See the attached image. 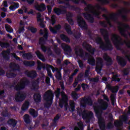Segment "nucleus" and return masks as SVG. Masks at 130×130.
I'll return each mask as SVG.
<instances>
[{
	"label": "nucleus",
	"mask_w": 130,
	"mask_h": 130,
	"mask_svg": "<svg viewBox=\"0 0 130 130\" xmlns=\"http://www.w3.org/2000/svg\"><path fill=\"white\" fill-rule=\"evenodd\" d=\"M2 55L4 60H7V61H9V60H10V54H7L5 52H2Z\"/></svg>",
	"instance_id": "41"
},
{
	"label": "nucleus",
	"mask_w": 130,
	"mask_h": 130,
	"mask_svg": "<svg viewBox=\"0 0 130 130\" xmlns=\"http://www.w3.org/2000/svg\"><path fill=\"white\" fill-rule=\"evenodd\" d=\"M123 74L124 76H127L129 73L128 72V69L126 68L123 70Z\"/></svg>",
	"instance_id": "62"
},
{
	"label": "nucleus",
	"mask_w": 130,
	"mask_h": 130,
	"mask_svg": "<svg viewBox=\"0 0 130 130\" xmlns=\"http://www.w3.org/2000/svg\"><path fill=\"white\" fill-rule=\"evenodd\" d=\"M31 88L32 90H36V88L38 90V84L36 81H32L31 82Z\"/></svg>",
	"instance_id": "47"
},
{
	"label": "nucleus",
	"mask_w": 130,
	"mask_h": 130,
	"mask_svg": "<svg viewBox=\"0 0 130 130\" xmlns=\"http://www.w3.org/2000/svg\"><path fill=\"white\" fill-rule=\"evenodd\" d=\"M88 63L90 64V66H95V58L94 57L89 58L87 60Z\"/></svg>",
	"instance_id": "42"
},
{
	"label": "nucleus",
	"mask_w": 130,
	"mask_h": 130,
	"mask_svg": "<svg viewBox=\"0 0 130 130\" xmlns=\"http://www.w3.org/2000/svg\"><path fill=\"white\" fill-rule=\"evenodd\" d=\"M107 128L108 129H110V128H113V124L111 122H109L107 125Z\"/></svg>",
	"instance_id": "61"
},
{
	"label": "nucleus",
	"mask_w": 130,
	"mask_h": 130,
	"mask_svg": "<svg viewBox=\"0 0 130 130\" xmlns=\"http://www.w3.org/2000/svg\"><path fill=\"white\" fill-rule=\"evenodd\" d=\"M112 38H113V42L117 49V50H119L120 51H121L122 50V48L120 46H123L124 44H125L126 46L127 47V48L130 49V41L127 42L125 40H124L123 41H121V39L120 38V37L116 34H113L112 35Z\"/></svg>",
	"instance_id": "6"
},
{
	"label": "nucleus",
	"mask_w": 130,
	"mask_h": 130,
	"mask_svg": "<svg viewBox=\"0 0 130 130\" xmlns=\"http://www.w3.org/2000/svg\"><path fill=\"white\" fill-rule=\"evenodd\" d=\"M81 87L83 91H86V89H89V85L85 83H82L81 84Z\"/></svg>",
	"instance_id": "53"
},
{
	"label": "nucleus",
	"mask_w": 130,
	"mask_h": 130,
	"mask_svg": "<svg viewBox=\"0 0 130 130\" xmlns=\"http://www.w3.org/2000/svg\"><path fill=\"white\" fill-rule=\"evenodd\" d=\"M95 42L97 44L99 45L100 46L103 43H104L103 41H102V39L101 37H98L95 39Z\"/></svg>",
	"instance_id": "49"
},
{
	"label": "nucleus",
	"mask_w": 130,
	"mask_h": 130,
	"mask_svg": "<svg viewBox=\"0 0 130 130\" xmlns=\"http://www.w3.org/2000/svg\"><path fill=\"white\" fill-rule=\"evenodd\" d=\"M41 14L40 13H37V22H42V19H41Z\"/></svg>",
	"instance_id": "56"
},
{
	"label": "nucleus",
	"mask_w": 130,
	"mask_h": 130,
	"mask_svg": "<svg viewBox=\"0 0 130 130\" xmlns=\"http://www.w3.org/2000/svg\"><path fill=\"white\" fill-rule=\"evenodd\" d=\"M40 35H43V37H41L39 40V44L41 45V49L43 52H46L48 49V47L45 46V43L46 42L47 39H48V30L47 28H45L44 32L43 30H40Z\"/></svg>",
	"instance_id": "7"
},
{
	"label": "nucleus",
	"mask_w": 130,
	"mask_h": 130,
	"mask_svg": "<svg viewBox=\"0 0 130 130\" xmlns=\"http://www.w3.org/2000/svg\"><path fill=\"white\" fill-rule=\"evenodd\" d=\"M24 74L28 78H30V79H35L37 77V72L36 71H29L26 70L25 71Z\"/></svg>",
	"instance_id": "17"
},
{
	"label": "nucleus",
	"mask_w": 130,
	"mask_h": 130,
	"mask_svg": "<svg viewBox=\"0 0 130 130\" xmlns=\"http://www.w3.org/2000/svg\"><path fill=\"white\" fill-rule=\"evenodd\" d=\"M116 60L118 64L122 68H124L126 66V63H127L126 60L123 57L120 56H117Z\"/></svg>",
	"instance_id": "15"
},
{
	"label": "nucleus",
	"mask_w": 130,
	"mask_h": 130,
	"mask_svg": "<svg viewBox=\"0 0 130 130\" xmlns=\"http://www.w3.org/2000/svg\"><path fill=\"white\" fill-rule=\"evenodd\" d=\"M103 18H105V20L107 21L108 24H110V21L109 20V18H108V16L106 14L102 15Z\"/></svg>",
	"instance_id": "59"
},
{
	"label": "nucleus",
	"mask_w": 130,
	"mask_h": 130,
	"mask_svg": "<svg viewBox=\"0 0 130 130\" xmlns=\"http://www.w3.org/2000/svg\"><path fill=\"white\" fill-rule=\"evenodd\" d=\"M7 123L9 124V125H11L13 127H15L17 125V123H18V121L15 119H10L8 121Z\"/></svg>",
	"instance_id": "28"
},
{
	"label": "nucleus",
	"mask_w": 130,
	"mask_h": 130,
	"mask_svg": "<svg viewBox=\"0 0 130 130\" xmlns=\"http://www.w3.org/2000/svg\"><path fill=\"white\" fill-rule=\"evenodd\" d=\"M54 12L57 16H60V15H64V14H67V10L60 8H55L54 9Z\"/></svg>",
	"instance_id": "21"
},
{
	"label": "nucleus",
	"mask_w": 130,
	"mask_h": 130,
	"mask_svg": "<svg viewBox=\"0 0 130 130\" xmlns=\"http://www.w3.org/2000/svg\"><path fill=\"white\" fill-rule=\"evenodd\" d=\"M82 78H84V74L80 73H79V74L78 75V76L77 77V80L78 81H82Z\"/></svg>",
	"instance_id": "58"
},
{
	"label": "nucleus",
	"mask_w": 130,
	"mask_h": 130,
	"mask_svg": "<svg viewBox=\"0 0 130 130\" xmlns=\"http://www.w3.org/2000/svg\"><path fill=\"white\" fill-rule=\"evenodd\" d=\"M61 117V115L59 113L57 114L56 116L54 117L53 119V124L54 125H56V123H57V121Z\"/></svg>",
	"instance_id": "36"
},
{
	"label": "nucleus",
	"mask_w": 130,
	"mask_h": 130,
	"mask_svg": "<svg viewBox=\"0 0 130 130\" xmlns=\"http://www.w3.org/2000/svg\"><path fill=\"white\" fill-rule=\"evenodd\" d=\"M29 114L32 117L36 118L38 116V112L36 111L34 109H30L29 110Z\"/></svg>",
	"instance_id": "34"
},
{
	"label": "nucleus",
	"mask_w": 130,
	"mask_h": 130,
	"mask_svg": "<svg viewBox=\"0 0 130 130\" xmlns=\"http://www.w3.org/2000/svg\"><path fill=\"white\" fill-rule=\"evenodd\" d=\"M13 6H11L10 7H9V9L10 10H11V11H15L16 9H18V8H19V7L20 6L19 3H16L15 2H13Z\"/></svg>",
	"instance_id": "38"
},
{
	"label": "nucleus",
	"mask_w": 130,
	"mask_h": 130,
	"mask_svg": "<svg viewBox=\"0 0 130 130\" xmlns=\"http://www.w3.org/2000/svg\"><path fill=\"white\" fill-rule=\"evenodd\" d=\"M61 47L66 52H72V48L71 46L64 43H62L61 44Z\"/></svg>",
	"instance_id": "24"
},
{
	"label": "nucleus",
	"mask_w": 130,
	"mask_h": 130,
	"mask_svg": "<svg viewBox=\"0 0 130 130\" xmlns=\"http://www.w3.org/2000/svg\"><path fill=\"white\" fill-rule=\"evenodd\" d=\"M5 90H0V99H4L5 98Z\"/></svg>",
	"instance_id": "64"
},
{
	"label": "nucleus",
	"mask_w": 130,
	"mask_h": 130,
	"mask_svg": "<svg viewBox=\"0 0 130 130\" xmlns=\"http://www.w3.org/2000/svg\"><path fill=\"white\" fill-rule=\"evenodd\" d=\"M98 103H94L93 106V110L98 119L99 126L100 129L105 130L106 129V125H105V121H104L103 117L101 116V113H102V111H104L107 109L108 103L104 101L103 99L98 100Z\"/></svg>",
	"instance_id": "1"
},
{
	"label": "nucleus",
	"mask_w": 130,
	"mask_h": 130,
	"mask_svg": "<svg viewBox=\"0 0 130 130\" xmlns=\"http://www.w3.org/2000/svg\"><path fill=\"white\" fill-rule=\"evenodd\" d=\"M118 77H119V76L118 75V74L113 75V77L112 78V81L113 82H120V79L118 78Z\"/></svg>",
	"instance_id": "44"
},
{
	"label": "nucleus",
	"mask_w": 130,
	"mask_h": 130,
	"mask_svg": "<svg viewBox=\"0 0 130 130\" xmlns=\"http://www.w3.org/2000/svg\"><path fill=\"white\" fill-rule=\"evenodd\" d=\"M37 10H38L39 12H44V11L46 10L45 5L43 3L41 4L37 7Z\"/></svg>",
	"instance_id": "35"
},
{
	"label": "nucleus",
	"mask_w": 130,
	"mask_h": 130,
	"mask_svg": "<svg viewBox=\"0 0 130 130\" xmlns=\"http://www.w3.org/2000/svg\"><path fill=\"white\" fill-rule=\"evenodd\" d=\"M30 84V81L28 79L23 80L16 85L15 87V90L17 91V93L16 94L15 96V100L16 102H22L26 99L27 94L24 91H20L22 90H24L26 88V86H28Z\"/></svg>",
	"instance_id": "3"
},
{
	"label": "nucleus",
	"mask_w": 130,
	"mask_h": 130,
	"mask_svg": "<svg viewBox=\"0 0 130 130\" xmlns=\"http://www.w3.org/2000/svg\"><path fill=\"white\" fill-rule=\"evenodd\" d=\"M24 120L25 123L28 124L31 123V120H30V116L28 114H25L24 117Z\"/></svg>",
	"instance_id": "43"
},
{
	"label": "nucleus",
	"mask_w": 130,
	"mask_h": 130,
	"mask_svg": "<svg viewBox=\"0 0 130 130\" xmlns=\"http://www.w3.org/2000/svg\"><path fill=\"white\" fill-rule=\"evenodd\" d=\"M77 62L80 69H84V62L83 61H82L81 60H78L77 61Z\"/></svg>",
	"instance_id": "55"
},
{
	"label": "nucleus",
	"mask_w": 130,
	"mask_h": 130,
	"mask_svg": "<svg viewBox=\"0 0 130 130\" xmlns=\"http://www.w3.org/2000/svg\"><path fill=\"white\" fill-rule=\"evenodd\" d=\"M82 15L86 20H87L89 23L93 24L94 23V17L91 14L87 12L83 13Z\"/></svg>",
	"instance_id": "18"
},
{
	"label": "nucleus",
	"mask_w": 130,
	"mask_h": 130,
	"mask_svg": "<svg viewBox=\"0 0 130 130\" xmlns=\"http://www.w3.org/2000/svg\"><path fill=\"white\" fill-rule=\"evenodd\" d=\"M6 76L9 79H13L14 78H16L17 77V73H14L12 72L7 73Z\"/></svg>",
	"instance_id": "37"
},
{
	"label": "nucleus",
	"mask_w": 130,
	"mask_h": 130,
	"mask_svg": "<svg viewBox=\"0 0 130 130\" xmlns=\"http://www.w3.org/2000/svg\"><path fill=\"white\" fill-rule=\"evenodd\" d=\"M5 29L9 33H12L13 31V28L8 24H5Z\"/></svg>",
	"instance_id": "45"
},
{
	"label": "nucleus",
	"mask_w": 130,
	"mask_h": 130,
	"mask_svg": "<svg viewBox=\"0 0 130 130\" xmlns=\"http://www.w3.org/2000/svg\"><path fill=\"white\" fill-rule=\"evenodd\" d=\"M82 102L83 104H81V105L83 107H86V105H89V106L93 105V101L90 96H87V98H84L82 99Z\"/></svg>",
	"instance_id": "14"
},
{
	"label": "nucleus",
	"mask_w": 130,
	"mask_h": 130,
	"mask_svg": "<svg viewBox=\"0 0 130 130\" xmlns=\"http://www.w3.org/2000/svg\"><path fill=\"white\" fill-rule=\"evenodd\" d=\"M55 78L58 81L62 80V77L61 76V73L59 71H57L55 75Z\"/></svg>",
	"instance_id": "48"
},
{
	"label": "nucleus",
	"mask_w": 130,
	"mask_h": 130,
	"mask_svg": "<svg viewBox=\"0 0 130 130\" xmlns=\"http://www.w3.org/2000/svg\"><path fill=\"white\" fill-rule=\"evenodd\" d=\"M73 13L71 12H68V14H66V20L71 26H74V25H75V22L74 21V19H73Z\"/></svg>",
	"instance_id": "19"
},
{
	"label": "nucleus",
	"mask_w": 130,
	"mask_h": 130,
	"mask_svg": "<svg viewBox=\"0 0 130 130\" xmlns=\"http://www.w3.org/2000/svg\"><path fill=\"white\" fill-rule=\"evenodd\" d=\"M75 54L77 55H78L80 57L83 58L85 57V53L84 52V50L83 49L79 48H75Z\"/></svg>",
	"instance_id": "20"
},
{
	"label": "nucleus",
	"mask_w": 130,
	"mask_h": 130,
	"mask_svg": "<svg viewBox=\"0 0 130 130\" xmlns=\"http://www.w3.org/2000/svg\"><path fill=\"white\" fill-rule=\"evenodd\" d=\"M114 124L115 126L118 127V126H120V122L117 120H116L114 122Z\"/></svg>",
	"instance_id": "60"
},
{
	"label": "nucleus",
	"mask_w": 130,
	"mask_h": 130,
	"mask_svg": "<svg viewBox=\"0 0 130 130\" xmlns=\"http://www.w3.org/2000/svg\"><path fill=\"white\" fill-rule=\"evenodd\" d=\"M78 112L79 116H82L84 120H87V121L90 122L92 120V118H94V114L92 112L86 113V110H81Z\"/></svg>",
	"instance_id": "10"
},
{
	"label": "nucleus",
	"mask_w": 130,
	"mask_h": 130,
	"mask_svg": "<svg viewBox=\"0 0 130 130\" xmlns=\"http://www.w3.org/2000/svg\"><path fill=\"white\" fill-rule=\"evenodd\" d=\"M65 2H68L66 4V5L67 6L69 9H71V10H75L76 9V7L74 5H70V2H73L74 4L76 5H79L80 4V2H81V4H84L85 6H87L86 7H85L84 10L85 12H89V13H93V11L95 10V6H93L91 4H89L88 5V3L85 0H64Z\"/></svg>",
	"instance_id": "5"
},
{
	"label": "nucleus",
	"mask_w": 130,
	"mask_h": 130,
	"mask_svg": "<svg viewBox=\"0 0 130 130\" xmlns=\"http://www.w3.org/2000/svg\"><path fill=\"white\" fill-rule=\"evenodd\" d=\"M60 29H61V25H60V24L55 25L54 28L51 26L49 27L50 32L54 34H56L57 33V31H58V30H60Z\"/></svg>",
	"instance_id": "22"
},
{
	"label": "nucleus",
	"mask_w": 130,
	"mask_h": 130,
	"mask_svg": "<svg viewBox=\"0 0 130 130\" xmlns=\"http://www.w3.org/2000/svg\"><path fill=\"white\" fill-rule=\"evenodd\" d=\"M22 57L24 59H27V60H30L33 58V55L31 52H28L26 53H24L22 54Z\"/></svg>",
	"instance_id": "26"
},
{
	"label": "nucleus",
	"mask_w": 130,
	"mask_h": 130,
	"mask_svg": "<svg viewBox=\"0 0 130 130\" xmlns=\"http://www.w3.org/2000/svg\"><path fill=\"white\" fill-rule=\"evenodd\" d=\"M89 73L90 70H86L84 73V78H88V77H89Z\"/></svg>",
	"instance_id": "63"
},
{
	"label": "nucleus",
	"mask_w": 130,
	"mask_h": 130,
	"mask_svg": "<svg viewBox=\"0 0 130 130\" xmlns=\"http://www.w3.org/2000/svg\"><path fill=\"white\" fill-rule=\"evenodd\" d=\"M23 64L25 67H34L35 66V61L24 60Z\"/></svg>",
	"instance_id": "32"
},
{
	"label": "nucleus",
	"mask_w": 130,
	"mask_h": 130,
	"mask_svg": "<svg viewBox=\"0 0 130 130\" xmlns=\"http://www.w3.org/2000/svg\"><path fill=\"white\" fill-rule=\"evenodd\" d=\"M54 51L55 53L57 54V55H60V54L61 53V51L60 50V49L57 48V47L54 48Z\"/></svg>",
	"instance_id": "52"
},
{
	"label": "nucleus",
	"mask_w": 130,
	"mask_h": 130,
	"mask_svg": "<svg viewBox=\"0 0 130 130\" xmlns=\"http://www.w3.org/2000/svg\"><path fill=\"white\" fill-rule=\"evenodd\" d=\"M34 100L35 102L39 103L41 102V94L40 93H36L34 95Z\"/></svg>",
	"instance_id": "29"
},
{
	"label": "nucleus",
	"mask_w": 130,
	"mask_h": 130,
	"mask_svg": "<svg viewBox=\"0 0 130 130\" xmlns=\"http://www.w3.org/2000/svg\"><path fill=\"white\" fill-rule=\"evenodd\" d=\"M60 37L61 40L67 43H70L71 42V39H69V37L63 34H61Z\"/></svg>",
	"instance_id": "30"
},
{
	"label": "nucleus",
	"mask_w": 130,
	"mask_h": 130,
	"mask_svg": "<svg viewBox=\"0 0 130 130\" xmlns=\"http://www.w3.org/2000/svg\"><path fill=\"white\" fill-rule=\"evenodd\" d=\"M75 105H76V103H75V102L74 101H71L69 103V111L70 112H72V113H73V112H74L75 110V109H76Z\"/></svg>",
	"instance_id": "27"
},
{
	"label": "nucleus",
	"mask_w": 130,
	"mask_h": 130,
	"mask_svg": "<svg viewBox=\"0 0 130 130\" xmlns=\"http://www.w3.org/2000/svg\"><path fill=\"white\" fill-rule=\"evenodd\" d=\"M108 89L111 91L112 93H116L117 92V89L115 87H111V86H108Z\"/></svg>",
	"instance_id": "54"
},
{
	"label": "nucleus",
	"mask_w": 130,
	"mask_h": 130,
	"mask_svg": "<svg viewBox=\"0 0 130 130\" xmlns=\"http://www.w3.org/2000/svg\"><path fill=\"white\" fill-rule=\"evenodd\" d=\"M35 53H36L37 57L38 58V59L42 60V61L44 62V61H45V60H46V59H45V58L44 57V55H43V54H42V53H41V52H40V51L37 50L35 52Z\"/></svg>",
	"instance_id": "25"
},
{
	"label": "nucleus",
	"mask_w": 130,
	"mask_h": 130,
	"mask_svg": "<svg viewBox=\"0 0 130 130\" xmlns=\"http://www.w3.org/2000/svg\"><path fill=\"white\" fill-rule=\"evenodd\" d=\"M103 58L104 60H105V61H107V63H106V66H111L112 65V63H113V61L112 60V59L107 54L105 55Z\"/></svg>",
	"instance_id": "23"
},
{
	"label": "nucleus",
	"mask_w": 130,
	"mask_h": 130,
	"mask_svg": "<svg viewBox=\"0 0 130 130\" xmlns=\"http://www.w3.org/2000/svg\"><path fill=\"white\" fill-rule=\"evenodd\" d=\"M54 94L56 99H59V96L61 95L62 99L59 101V106L61 108H62V107H63V105L68 103V102L69 101V96L68 94H66V92L63 91H60V89L59 88H57L56 89V90L54 92Z\"/></svg>",
	"instance_id": "8"
},
{
	"label": "nucleus",
	"mask_w": 130,
	"mask_h": 130,
	"mask_svg": "<svg viewBox=\"0 0 130 130\" xmlns=\"http://www.w3.org/2000/svg\"><path fill=\"white\" fill-rule=\"evenodd\" d=\"M0 46L2 48H9V47H10V44L9 43L0 41Z\"/></svg>",
	"instance_id": "40"
},
{
	"label": "nucleus",
	"mask_w": 130,
	"mask_h": 130,
	"mask_svg": "<svg viewBox=\"0 0 130 130\" xmlns=\"http://www.w3.org/2000/svg\"><path fill=\"white\" fill-rule=\"evenodd\" d=\"M122 12L123 11H122V9H121L117 13H112V14H110L109 16V19L110 20L113 21V22H114V23H116L118 26H119L118 27V29L121 36H123V37L124 38L127 39V35H126L125 32L127 31V29H126L130 30L129 25L123 23L122 22L118 21V18L117 16H121L122 20H124V21H126L127 16H126V15L123 14Z\"/></svg>",
	"instance_id": "2"
},
{
	"label": "nucleus",
	"mask_w": 130,
	"mask_h": 130,
	"mask_svg": "<svg viewBox=\"0 0 130 130\" xmlns=\"http://www.w3.org/2000/svg\"><path fill=\"white\" fill-rule=\"evenodd\" d=\"M100 32L101 35L103 36L105 42H106V44L103 43L100 46V48L102 50H103V51H111L113 50V46L109 40V32L108 30L105 28H100Z\"/></svg>",
	"instance_id": "4"
},
{
	"label": "nucleus",
	"mask_w": 130,
	"mask_h": 130,
	"mask_svg": "<svg viewBox=\"0 0 130 130\" xmlns=\"http://www.w3.org/2000/svg\"><path fill=\"white\" fill-rule=\"evenodd\" d=\"M99 3H101V5L104 6L105 5H108L110 4V1L109 0H96Z\"/></svg>",
	"instance_id": "46"
},
{
	"label": "nucleus",
	"mask_w": 130,
	"mask_h": 130,
	"mask_svg": "<svg viewBox=\"0 0 130 130\" xmlns=\"http://www.w3.org/2000/svg\"><path fill=\"white\" fill-rule=\"evenodd\" d=\"M2 115L3 117H10L11 113L9 112V111L6 109L2 113Z\"/></svg>",
	"instance_id": "39"
},
{
	"label": "nucleus",
	"mask_w": 130,
	"mask_h": 130,
	"mask_svg": "<svg viewBox=\"0 0 130 130\" xmlns=\"http://www.w3.org/2000/svg\"><path fill=\"white\" fill-rule=\"evenodd\" d=\"M28 30L29 31H30L32 34H35L36 32H37V28L33 27V26H29L28 27Z\"/></svg>",
	"instance_id": "50"
},
{
	"label": "nucleus",
	"mask_w": 130,
	"mask_h": 130,
	"mask_svg": "<svg viewBox=\"0 0 130 130\" xmlns=\"http://www.w3.org/2000/svg\"><path fill=\"white\" fill-rule=\"evenodd\" d=\"M77 23L78 26L81 28V29H87L88 28V25L86 23V21L81 16H78Z\"/></svg>",
	"instance_id": "13"
},
{
	"label": "nucleus",
	"mask_w": 130,
	"mask_h": 130,
	"mask_svg": "<svg viewBox=\"0 0 130 130\" xmlns=\"http://www.w3.org/2000/svg\"><path fill=\"white\" fill-rule=\"evenodd\" d=\"M30 105V102L28 101H25L21 108L22 110L25 111L28 110L29 108V106Z\"/></svg>",
	"instance_id": "33"
},
{
	"label": "nucleus",
	"mask_w": 130,
	"mask_h": 130,
	"mask_svg": "<svg viewBox=\"0 0 130 130\" xmlns=\"http://www.w3.org/2000/svg\"><path fill=\"white\" fill-rule=\"evenodd\" d=\"M10 68L11 69L10 72L15 73V72H20V65L15 62L10 63Z\"/></svg>",
	"instance_id": "16"
},
{
	"label": "nucleus",
	"mask_w": 130,
	"mask_h": 130,
	"mask_svg": "<svg viewBox=\"0 0 130 130\" xmlns=\"http://www.w3.org/2000/svg\"><path fill=\"white\" fill-rule=\"evenodd\" d=\"M82 47L83 48L86 49L87 51L89 52L90 54L92 55H94L95 54V51H96V49L95 48H93L92 45L87 43V42H84L82 44Z\"/></svg>",
	"instance_id": "12"
},
{
	"label": "nucleus",
	"mask_w": 130,
	"mask_h": 130,
	"mask_svg": "<svg viewBox=\"0 0 130 130\" xmlns=\"http://www.w3.org/2000/svg\"><path fill=\"white\" fill-rule=\"evenodd\" d=\"M111 101L112 105H114V103L115 102V95L114 94L111 95Z\"/></svg>",
	"instance_id": "57"
},
{
	"label": "nucleus",
	"mask_w": 130,
	"mask_h": 130,
	"mask_svg": "<svg viewBox=\"0 0 130 130\" xmlns=\"http://www.w3.org/2000/svg\"><path fill=\"white\" fill-rule=\"evenodd\" d=\"M50 23H51V25H52V26H53V25H54V24L56 23V20L55 19V16L52 15L51 17V20L50 21Z\"/></svg>",
	"instance_id": "51"
},
{
	"label": "nucleus",
	"mask_w": 130,
	"mask_h": 130,
	"mask_svg": "<svg viewBox=\"0 0 130 130\" xmlns=\"http://www.w3.org/2000/svg\"><path fill=\"white\" fill-rule=\"evenodd\" d=\"M104 66V62L103 59L101 57H99L96 59V65L95 67V71L97 74H101V71L103 69Z\"/></svg>",
	"instance_id": "11"
},
{
	"label": "nucleus",
	"mask_w": 130,
	"mask_h": 130,
	"mask_svg": "<svg viewBox=\"0 0 130 130\" xmlns=\"http://www.w3.org/2000/svg\"><path fill=\"white\" fill-rule=\"evenodd\" d=\"M64 29L67 32L68 34L69 35H72L73 34V31H72V27H71V25L68 23H66L64 24Z\"/></svg>",
	"instance_id": "31"
},
{
	"label": "nucleus",
	"mask_w": 130,
	"mask_h": 130,
	"mask_svg": "<svg viewBox=\"0 0 130 130\" xmlns=\"http://www.w3.org/2000/svg\"><path fill=\"white\" fill-rule=\"evenodd\" d=\"M54 97V94L52 90H47L43 96V99L46 103L44 104V106L46 108H50L53 103V98Z\"/></svg>",
	"instance_id": "9"
}]
</instances>
